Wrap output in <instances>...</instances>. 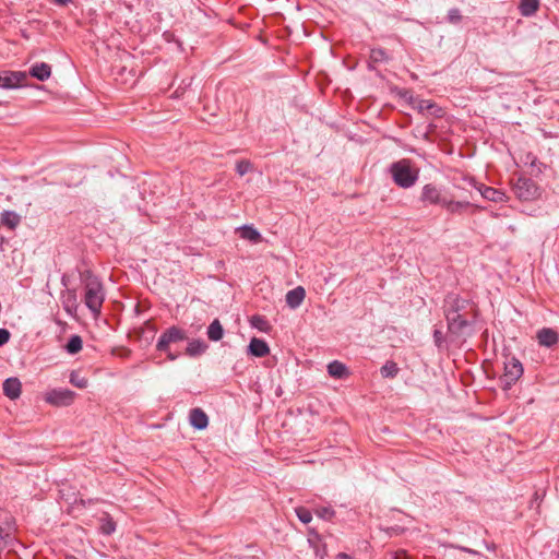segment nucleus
<instances>
[{"label":"nucleus","mask_w":559,"mask_h":559,"mask_svg":"<svg viewBox=\"0 0 559 559\" xmlns=\"http://www.w3.org/2000/svg\"><path fill=\"white\" fill-rule=\"evenodd\" d=\"M443 313L448 324V332L451 335L461 337L473 334L479 310L473 300L450 293L443 301Z\"/></svg>","instance_id":"nucleus-1"},{"label":"nucleus","mask_w":559,"mask_h":559,"mask_svg":"<svg viewBox=\"0 0 559 559\" xmlns=\"http://www.w3.org/2000/svg\"><path fill=\"white\" fill-rule=\"evenodd\" d=\"M80 281L84 287V304L94 318H98L106 296L104 285L91 270L80 272Z\"/></svg>","instance_id":"nucleus-2"},{"label":"nucleus","mask_w":559,"mask_h":559,"mask_svg":"<svg viewBox=\"0 0 559 559\" xmlns=\"http://www.w3.org/2000/svg\"><path fill=\"white\" fill-rule=\"evenodd\" d=\"M390 174L396 186L408 189L418 180L419 169L413 165L411 159L403 158L390 166Z\"/></svg>","instance_id":"nucleus-3"},{"label":"nucleus","mask_w":559,"mask_h":559,"mask_svg":"<svg viewBox=\"0 0 559 559\" xmlns=\"http://www.w3.org/2000/svg\"><path fill=\"white\" fill-rule=\"evenodd\" d=\"M524 369L521 361L515 357H510L504 362V373L501 378L503 390H509L523 376Z\"/></svg>","instance_id":"nucleus-4"},{"label":"nucleus","mask_w":559,"mask_h":559,"mask_svg":"<svg viewBox=\"0 0 559 559\" xmlns=\"http://www.w3.org/2000/svg\"><path fill=\"white\" fill-rule=\"evenodd\" d=\"M188 338L186 331L179 326L173 325L165 330L156 344L158 352H168L170 344L178 343Z\"/></svg>","instance_id":"nucleus-5"},{"label":"nucleus","mask_w":559,"mask_h":559,"mask_svg":"<svg viewBox=\"0 0 559 559\" xmlns=\"http://www.w3.org/2000/svg\"><path fill=\"white\" fill-rule=\"evenodd\" d=\"M447 197L443 195L441 189L435 183H427L423 187L419 201L425 205H444Z\"/></svg>","instance_id":"nucleus-6"},{"label":"nucleus","mask_w":559,"mask_h":559,"mask_svg":"<svg viewBox=\"0 0 559 559\" xmlns=\"http://www.w3.org/2000/svg\"><path fill=\"white\" fill-rule=\"evenodd\" d=\"M15 522L12 515L0 509V548H5L13 538Z\"/></svg>","instance_id":"nucleus-7"},{"label":"nucleus","mask_w":559,"mask_h":559,"mask_svg":"<svg viewBox=\"0 0 559 559\" xmlns=\"http://www.w3.org/2000/svg\"><path fill=\"white\" fill-rule=\"evenodd\" d=\"M76 393L69 389H52L45 394V401L53 406L62 407L71 405Z\"/></svg>","instance_id":"nucleus-8"},{"label":"nucleus","mask_w":559,"mask_h":559,"mask_svg":"<svg viewBox=\"0 0 559 559\" xmlns=\"http://www.w3.org/2000/svg\"><path fill=\"white\" fill-rule=\"evenodd\" d=\"M515 195L523 201H530L537 197L538 188L531 178L520 177L513 185Z\"/></svg>","instance_id":"nucleus-9"},{"label":"nucleus","mask_w":559,"mask_h":559,"mask_svg":"<svg viewBox=\"0 0 559 559\" xmlns=\"http://www.w3.org/2000/svg\"><path fill=\"white\" fill-rule=\"evenodd\" d=\"M27 79L24 71H2L0 72V88L13 90L23 85Z\"/></svg>","instance_id":"nucleus-10"},{"label":"nucleus","mask_w":559,"mask_h":559,"mask_svg":"<svg viewBox=\"0 0 559 559\" xmlns=\"http://www.w3.org/2000/svg\"><path fill=\"white\" fill-rule=\"evenodd\" d=\"M454 188L460 191L457 194L459 199L468 200L469 198H473V189L477 190L479 186H477V182L473 177H463L461 182L454 183Z\"/></svg>","instance_id":"nucleus-11"},{"label":"nucleus","mask_w":559,"mask_h":559,"mask_svg":"<svg viewBox=\"0 0 559 559\" xmlns=\"http://www.w3.org/2000/svg\"><path fill=\"white\" fill-rule=\"evenodd\" d=\"M538 344L545 347H551L559 341L558 333L550 328H543L537 332Z\"/></svg>","instance_id":"nucleus-12"},{"label":"nucleus","mask_w":559,"mask_h":559,"mask_svg":"<svg viewBox=\"0 0 559 559\" xmlns=\"http://www.w3.org/2000/svg\"><path fill=\"white\" fill-rule=\"evenodd\" d=\"M189 420L193 428L203 430L209 425V417L203 409L195 407L190 411Z\"/></svg>","instance_id":"nucleus-13"},{"label":"nucleus","mask_w":559,"mask_h":559,"mask_svg":"<svg viewBox=\"0 0 559 559\" xmlns=\"http://www.w3.org/2000/svg\"><path fill=\"white\" fill-rule=\"evenodd\" d=\"M306 297V290L302 286H297L287 292L285 300L289 308H298Z\"/></svg>","instance_id":"nucleus-14"},{"label":"nucleus","mask_w":559,"mask_h":559,"mask_svg":"<svg viewBox=\"0 0 559 559\" xmlns=\"http://www.w3.org/2000/svg\"><path fill=\"white\" fill-rule=\"evenodd\" d=\"M22 383L17 378H8L3 382V393L10 400H16L21 395Z\"/></svg>","instance_id":"nucleus-15"},{"label":"nucleus","mask_w":559,"mask_h":559,"mask_svg":"<svg viewBox=\"0 0 559 559\" xmlns=\"http://www.w3.org/2000/svg\"><path fill=\"white\" fill-rule=\"evenodd\" d=\"M249 354L254 357L262 358L269 355L270 347L264 340L253 337L248 346Z\"/></svg>","instance_id":"nucleus-16"},{"label":"nucleus","mask_w":559,"mask_h":559,"mask_svg":"<svg viewBox=\"0 0 559 559\" xmlns=\"http://www.w3.org/2000/svg\"><path fill=\"white\" fill-rule=\"evenodd\" d=\"M28 73L31 76L44 82L50 78L51 67L46 62H38L31 67Z\"/></svg>","instance_id":"nucleus-17"},{"label":"nucleus","mask_w":559,"mask_h":559,"mask_svg":"<svg viewBox=\"0 0 559 559\" xmlns=\"http://www.w3.org/2000/svg\"><path fill=\"white\" fill-rule=\"evenodd\" d=\"M469 206H472V203L468 200L459 199L455 201L453 199L447 198L442 207L445 209L450 214H462L463 211Z\"/></svg>","instance_id":"nucleus-18"},{"label":"nucleus","mask_w":559,"mask_h":559,"mask_svg":"<svg viewBox=\"0 0 559 559\" xmlns=\"http://www.w3.org/2000/svg\"><path fill=\"white\" fill-rule=\"evenodd\" d=\"M481 197L486 200L492 201V202H502L506 200V193L501 190H498L492 187H486L484 185H480L479 188H477Z\"/></svg>","instance_id":"nucleus-19"},{"label":"nucleus","mask_w":559,"mask_h":559,"mask_svg":"<svg viewBox=\"0 0 559 559\" xmlns=\"http://www.w3.org/2000/svg\"><path fill=\"white\" fill-rule=\"evenodd\" d=\"M1 225L14 230L21 223V216L14 211H3L0 215Z\"/></svg>","instance_id":"nucleus-20"},{"label":"nucleus","mask_w":559,"mask_h":559,"mask_svg":"<svg viewBox=\"0 0 559 559\" xmlns=\"http://www.w3.org/2000/svg\"><path fill=\"white\" fill-rule=\"evenodd\" d=\"M61 298L63 308L68 313L72 314L74 311H76L78 297L74 289H67V292L62 294Z\"/></svg>","instance_id":"nucleus-21"},{"label":"nucleus","mask_w":559,"mask_h":559,"mask_svg":"<svg viewBox=\"0 0 559 559\" xmlns=\"http://www.w3.org/2000/svg\"><path fill=\"white\" fill-rule=\"evenodd\" d=\"M390 59V56L383 48H373L369 55V68L373 69L377 64L388 62Z\"/></svg>","instance_id":"nucleus-22"},{"label":"nucleus","mask_w":559,"mask_h":559,"mask_svg":"<svg viewBox=\"0 0 559 559\" xmlns=\"http://www.w3.org/2000/svg\"><path fill=\"white\" fill-rule=\"evenodd\" d=\"M207 349V344L201 340H192L189 342L186 354L190 357H197L205 353Z\"/></svg>","instance_id":"nucleus-23"},{"label":"nucleus","mask_w":559,"mask_h":559,"mask_svg":"<svg viewBox=\"0 0 559 559\" xmlns=\"http://www.w3.org/2000/svg\"><path fill=\"white\" fill-rule=\"evenodd\" d=\"M539 9V0H520L519 10L523 16H532Z\"/></svg>","instance_id":"nucleus-24"},{"label":"nucleus","mask_w":559,"mask_h":559,"mask_svg":"<svg viewBox=\"0 0 559 559\" xmlns=\"http://www.w3.org/2000/svg\"><path fill=\"white\" fill-rule=\"evenodd\" d=\"M328 372L335 379H342L348 374L346 366L338 360H334L328 365Z\"/></svg>","instance_id":"nucleus-25"},{"label":"nucleus","mask_w":559,"mask_h":559,"mask_svg":"<svg viewBox=\"0 0 559 559\" xmlns=\"http://www.w3.org/2000/svg\"><path fill=\"white\" fill-rule=\"evenodd\" d=\"M417 108L420 114L429 112L435 117L442 116V109L431 100H420Z\"/></svg>","instance_id":"nucleus-26"},{"label":"nucleus","mask_w":559,"mask_h":559,"mask_svg":"<svg viewBox=\"0 0 559 559\" xmlns=\"http://www.w3.org/2000/svg\"><path fill=\"white\" fill-rule=\"evenodd\" d=\"M99 531L104 535H111L116 531V522L108 513L99 519Z\"/></svg>","instance_id":"nucleus-27"},{"label":"nucleus","mask_w":559,"mask_h":559,"mask_svg":"<svg viewBox=\"0 0 559 559\" xmlns=\"http://www.w3.org/2000/svg\"><path fill=\"white\" fill-rule=\"evenodd\" d=\"M223 335L224 329L219 320L215 319L207 328V337L213 342H217L223 338Z\"/></svg>","instance_id":"nucleus-28"},{"label":"nucleus","mask_w":559,"mask_h":559,"mask_svg":"<svg viewBox=\"0 0 559 559\" xmlns=\"http://www.w3.org/2000/svg\"><path fill=\"white\" fill-rule=\"evenodd\" d=\"M240 237L254 243L260 242L262 237L261 234L252 226H243L240 228Z\"/></svg>","instance_id":"nucleus-29"},{"label":"nucleus","mask_w":559,"mask_h":559,"mask_svg":"<svg viewBox=\"0 0 559 559\" xmlns=\"http://www.w3.org/2000/svg\"><path fill=\"white\" fill-rule=\"evenodd\" d=\"M82 347L83 341L79 335H72L66 345L67 352L71 355L78 354L82 349Z\"/></svg>","instance_id":"nucleus-30"},{"label":"nucleus","mask_w":559,"mask_h":559,"mask_svg":"<svg viewBox=\"0 0 559 559\" xmlns=\"http://www.w3.org/2000/svg\"><path fill=\"white\" fill-rule=\"evenodd\" d=\"M397 364L393 360H388L380 369V373L383 378H394L399 373Z\"/></svg>","instance_id":"nucleus-31"},{"label":"nucleus","mask_w":559,"mask_h":559,"mask_svg":"<svg viewBox=\"0 0 559 559\" xmlns=\"http://www.w3.org/2000/svg\"><path fill=\"white\" fill-rule=\"evenodd\" d=\"M69 381L72 385L79 389H85L88 384V380L85 377L81 376L79 371H72L70 373Z\"/></svg>","instance_id":"nucleus-32"},{"label":"nucleus","mask_w":559,"mask_h":559,"mask_svg":"<svg viewBox=\"0 0 559 559\" xmlns=\"http://www.w3.org/2000/svg\"><path fill=\"white\" fill-rule=\"evenodd\" d=\"M314 513L325 521H331L335 515V511L331 507H319L316 509Z\"/></svg>","instance_id":"nucleus-33"},{"label":"nucleus","mask_w":559,"mask_h":559,"mask_svg":"<svg viewBox=\"0 0 559 559\" xmlns=\"http://www.w3.org/2000/svg\"><path fill=\"white\" fill-rule=\"evenodd\" d=\"M296 514H297L298 519L305 524L310 523L312 520V514H311L310 510H308L307 508H304V507L297 508Z\"/></svg>","instance_id":"nucleus-34"},{"label":"nucleus","mask_w":559,"mask_h":559,"mask_svg":"<svg viewBox=\"0 0 559 559\" xmlns=\"http://www.w3.org/2000/svg\"><path fill=\"white\" fill-rule=\"evenodd\" d=\"M252 168L250 160L241 159L236 164V171L239 176H245Z\"/></svg>","instance_id":"nucleus-35"},{"label":"nucleus","mask_w":559,"mask_h":559,"mask_svg":"<svg viewBox=\"0 0 559 559\" xmlns=\"http://www.w3.org/2000/svg\"><path fill=\"white\" fill-rule=\"evenodd\" d=\"M461 11L456 8L449 10L447 20L451 24H459L462 21Z\"/></svg>","instance_id":"nucleus-36"},{"label":"nucleus","mask_w":559,"mask_h":559,"mask_svg":"<svg viewBox=\"0 0 559 559\" xmlns=\"http://www.w3.org/2000/svg\"><path fill=\"white\" fill-rule=\"evenodd\" d=\"M433 341L437 347L441 348L444 343V335L442 331L436 329L433 331Z\"/></svg>","instance_id":"nucleus-37"},{"label":"nucleus","mask_w":559,"mask_h":559,"mask_svg":"<svg viewBox=\"0 0 559 559\" xmlns=\"http://www.w3.org/2000/svg\"><path fill=\"white\" fill-rule=\"evenodd\" d=\"M251 323L253 326L260 329L261 331H264L263 325L266 324L265 320L261 316H253L251 319Z\"/></svg>","instance_id":"nucleus-38"},{"label":"nucleus","mask_w":559,"mask_h":559,"mask_svg":"<svg viewBox=\"0 0 559 559\" xmlns=\"http://www.w3.org/2000/svg\"><path fill=\"white\" fill-rule=\"evenodd\" d=\"M10 332L7 329H0V346L7 344L10 340Z\"/></svg>","instance_id":"nucleus-39"},{"label":"nucleus","mask_w":559,"mask_h":559,"mask_svg":"<svg viewBox=\"0 0 559 559\" xmlns=\"http://www.w3.org/2000/svg\"><path fill=\"white\" fill-rule=\"evenodd\" d=\"M52 3H55L56 5H59V7H66L68 5L69 3H73L74 0H51Z\"/></svg>","instance_id":"nucleus-40"},{"label":"nucleus","mask_w":559,"mask_h":559,"mask_svg":"<svg viewBox=\"0 0 559 559\" xmlns=\"http://www.w3.org/2000/svg\"><path fill=\"white\" fill-rule=\"evenodd\" d=\"M165 353L167 354V358L169 360H175L178 357L177 355L173 354L169 349H168V352H165Z\"/></svg>","instance_id":"nucleus-41"},{"label":"nucleus","mask_w":559,"mask_h":559,"mask_svg":"<svg viewBox=\"0 0 559 559\" xmlns=\"http://www.w3.org/2000/svg\"><path fill=\"white\" fill-rule=\"evenodd\" d=\"M336 559H352L347 554L341 552L336 556Z\"/></svg>","instance_id":"nucleus-42"},{"label":"nucleus","mask_w":559,"mask_h":559,"mask_svg":"<svg viewBox=\"0 0 559 559\" xmlns=\"http://www.w3.org/2000/svg\"><path fill=\"white\" fill-rule=\"evenodd\" d=\"M61 284H62L63 286H66V287L68 286V278H67V276H66V275H63V276H62V278H61Z\"/></svg>","instance_id":"nucleus-43"},{"label":"nucleus","mask_w":559,"mask_h":559,"mask_svg":"<svg viewBox=\"0 0 559 559\" xmlns=\"http://www.w3.org/2000/svg\"><path fill=\"white\" fill-rule=\"evenodd\" d=\"M555 559H559V549H558V552L555 556Z\"/></svg>","instance_id":"nucleus-44"},{"label":"nucleus","mask_w":559,"mask_h":559,"mask_svg":"<svg viewBox=\"0 0 559 559\" xmlns=\"http://www.w3.org/2000/svg\"><path fill=\"white\" fill-rule=\"evenodd\" d=\"M68 559H78V558H75V557H69Z\"/></svg>","instance_id":"nucleus-45"}]
</instances>
